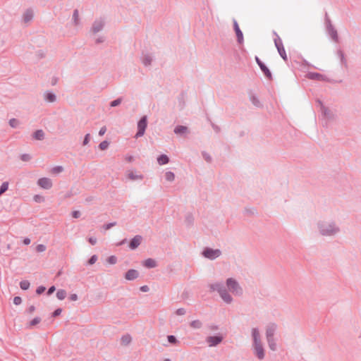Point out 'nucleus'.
Segmentation results:
<instances>
[{
    "instance_id": "nucleus-12",
    "label": "nucleus",
    "mask_w": 361,
    "mask_h": 361,
    "mask_svg": "<svg viewBox=\"0 0 361 361\" xmlns=\"http://www.w3.org/2000/svg\"><path fill=\"white\" fill-rule=\"evenodd\" d=\"M327 31L329 35L335 42H338V36L337 30L334 27L329 19H327Z\"/></svg>"
},
{
    "instance_id": "nucleus-22",
    "label": "nucleus",
    "mask_w": 361,
    "mask_h": 361,
    "mask_svg": "<svg viewBox=\"0 0 361 361\" xmlns=\"http://www.w3.org/2000/svg\"><path fill=\"white\" fill-rule=\"evenodd\" d=\"M45 134L42 130H37L32 134V138L36 140H43Z\"/></svg>"
},
{
    "instance_id": "nucleus-6",
    "label": "nucleus",
    "mask_w": 361,
    "mask_h": 361,
    "mask_svg": "<svg viewBox=\"0 0 361 361\" xmlns=\"http://www.w3.org/2000/svg\"><path fill=\"white\" fill-rule=\"evenodd\" d=\"M202 255L204 257L210 259L214 260L221 255V251L219 249H212L211 247H205Z\"/></svg>"
},
{
    "instance_id": "nucleus-11",
    "label": "nucleus",
    "mask_w": 361,
    "mask_h": 361,
    "mask_svg": "<svg viewBox=\"0 0 361 361\" xmlns=\"http://www.w3.org/2000/svg\"><path fill=\"white\" fill-rule=\"evenodd\" d=\"M255 61L257 65L259 66L261 71L264 73L266 78L269 80L272 79V75L267 66L259 59L258 56H255Z\"/></svg>"
},
{
    "instance_id": "nucleus-55",
    "label": "nucleus",
    "mask_w": 361,
    "mask_h": 361,
    "mask_svg": "<svg viewBox=\"0 0 361 361\" xmlns=\"http://www.w3.org/2000/svg\"><path fill=\"white\" fill-rule=\"evenodd\" d=\"M81 216V213L80 211H73L72 212V216L75 219H78L79 217H80Z\"/></svg>"
},
{
    "instance_id": "nucleus-52",
    "label": "nucleus",
    "mask_w": 361,
    "mask_h": 361,
    "mask_svg": "<svg viewBox=\"0 0 361 361\" xmlns=\"http://www.w3.org/2000/svg\"><path fill=\"white\" fill-rule=\"evenodd\" d=\"M62 312V309L61 308H57L56 309L54 312L52 313V317H58L61 314Z\"/></svg>"
},
{
    "instance_id": "nucleus-37",
    "label": "nucleus",
    "mask_w": 361,
    "mask_h": 361,
    "mask_svg": "<svg viewBox=\"0 0 361 361\" xmlns=\"http://www.w3.org/2000/svg\"><path fill=\"white\" fill-rule=\"evenodd\" d=\"M279 55L281 56V57L285 61H288V57H287V54H286V50L284 49V47H281V49H277Z\"/></svg>"
},
{
    "instance_id": "nucleus-35",
    "label": "nucleus",
    "mask_w": 361,
    "mask_h": 361,
    "mask_svg": "<svg viewBox=\"0 0 361 361\" xmlns=\"http://www.w3.org/2000/svg\"><path fill=\"white\" fill-rule=\"evenodd\" d=\"M164 176H165V179L169 182H172L175 179V174L172 171L166 172Z\"/></svg>"
},
{
    "instance_id": "nucleus-9",
    "label": "nucleus",
    "mask_w": 361,
    "mask_h": 361,
    "mask_svg": "<svg viewBox=\"0 0 361 361\" xmlns=\"http://www.w3.org/2000/svg\"><path fill=\"white\" fill-rule=\"evenodd\" d=\"M105 22L103 19H96L92 25L90 31L93 34H97V32L102 31L104 27Z\"/></svg>"
},
{
    "instance_id": "nucleus-25",
    "label": "nucleus",
    "mask_w": 361,
    "mask_h": 361,
    "mask_svg": "<svg viewBox=\"0 0 361 361\" xmlns=\"http://www.w3.org/2000/svg\"><path fill=\"white\" fill-rule=\"evenodd\" d=\"M273 34H274V35H275L274 44H275V46H276V49H281V47H284L283 44V42H282V40L280 38V37L278 35L276 32L274 31Z\"/></svg>"
},
{
    "instance_id": "nucleus-38",
    "label": "nucleus",
    "mask_w": 361,
    "mask_h": 361,
    "mask_svg": "<svg viewBox=\"0 0 361 361\" xmlns=\"http://www.w3.org/2000/svg\"><path fill=\"white\" fill-rule=\"evenodd\" d=\"M167 340H168L169 343H170L171 344H173V345H176V344L179 343V341H178L176 337L173 335H169L167 336Z\"/></svg>"
},
{
    "instance_id": "nucleus-34",
    "label": "nucleus",
    "mask_w": 361,
    "mask_h": 361,
    "mask_svg": "<svg viewBox=\"0 0 361 361\" xmlns=\"http://www.w3.org/2000/svg\"><path fill=\"white\" fill-rule=\"evenodd\" d=\"M73 21L75 25H78L79 21V12L78 9H75L73 13Z\"/></svg>"
},
{
    "instance_id": "nucleus-44",
    "label": "nucleus",
    "mask_w": 361,
    "mask_h": 361,
    "mask_svg": "<svg viewBox=\"0 0 361 361\" xmlns=\"http://www.w3.org/2000/svg\"><path fill=\"white\" fill-rule=\"evenodd\" d=\"M8 189V183L4 182L0 186V191L4 193Z\"/></svg>"
},
{
    "instance_id": "nucleus-53",
    "label": "nucleus",
    "mask_w": 361,
    "mask_h": 361,
    "mask_svg": "<svg viewBox=\"0 0 361 361\" xmlns=\"http://www.w3.org/2000/svg\"><path fill=\"white\" fill-rule=\"evenodd\" d=\"M45 290H46V288L44 286H40L37 288L36 293H37V294L40 295V294L43 293L45 291Z\"/></svg>"
},
{
    "instance_id": "nucleus-64",
    "label": "nucleus",
    "mask_w": 361,
    "mask_h": 361,
    "mask_svg": "<svg viewBox=\"0 0 361 361\" xmlns=\"http://www.w3.org/2000/svg\"><path fill=\"white\" fill-rule=\"evenodd\" d=\"M31 156L28 154H24V161H28L31 159Z\"/></svg>"
},
{
    "instance_id": "nucleus-50",
    "label": "nucleus",
    "mask_w": 361,
    "mask_h": 361,
    "mask_svg": "<svg viewBox=\"0 0 361 361\" xmlns=\"http://www.w3.org/2000/svg\"><path fill=\"white\" fill-rule=\"evenodd\" d=\"M116 222H111V223H109V224H104L103 226V228L105 230H109L111 228H112L113 226H116Z\"/></svg>"
},
{
    "instance_id": "nucleus-30",
    "label": "nucleus",
    "mask_w": 361,
    "mask_h": 361,
    "mask_svg": "<svg viewBox=\"0 0 361 361\" xmlns=\"http://www.w3.org/2000/svg\"><path fill=\"white\" fill-rule=\"evenodd\" d=\"M40 322H41V318L39 317H36L33 319H32L28 324H27L26 328L30 329L32 326L39 324Z\"/></svg>"
},
{
    "instance_id": "nucleus-33",
    "label": "nucleus",
    "mask_w": 361,
    "mask_h": 361,
    "mask_svg": "<svg viewBox=\"0 0 361 361\" xmlns=\"http://www.w3.org/2000/svg\"><path fill=\"white\" fill-rule=\"evenodd\" d=\"M67 293L63 289H59L56 292V297L59 300H62L66 297Z\"/></svg>"
},
{
    "instance_id": "nucleus-3",
    "label": "nucleus",
    "mask_w": 361,
    "mask_h": 361,
    "mask_svg": "<svg viewBox=\"0 0 361 361\" xmlns=\"http://www.w3.org/2000/svg\"><path fill=\"white\" fill-rule=\"evenodd\" d=\"M278 324L275 322H269L265 326V337L269 349L272 351L277 350L276 339L275 335L278 331Z\"/></svg>"
},
{
    "instance_id": "nucleus-40",
    "label": "nucleus",
    "mask_w": 361,
    "mask_h": 361,
    "mask_svg": "<svg viewBox=\"0 0 361 361\" xmlns=\"http://www.w3.org/2000/svg\"><path fill=\"white\" fill-rule=\"evenodd\" d=\"M109 145V142L106 140H104L99 143V148L101 150H105L108 148Z\"/></svg>"
},
{
    "instance_id": "nucleus-47",
    "label": "nucleus",
    "mask_w": 361,
    "mask_h": 361,
    "mask_svg": "<svg viewBox=\"0 0 361 361\" xmlns=\"http://www.w3.org/2000/svg\"><path fill=\"white\" fill-rule=\"evenodd\" d=\"M18 123L19 121L16 118H11L9 121V124L12 128H16L18 125Z\"/></svg>"
},
{
    "instance_id": "nucleus-28",
    "label": "nucleus",
    "mask_w": 361,
    "mask_h": 361,
    "mask_svg": "<svg viewBox=\"0 0 361 361\" xmlns=\"http://www.w3.org/2000/svg\"><path fill=\"white\" fill-rule=\"evenodd\" d=\"M250 99L252 104L256 107L260 108L262 106V104H261L260 101L259 100L257 96L252 94L250 97Z\"/></svg>"
},
{
    "instance_id": "nucleus-57",
    "label": "nucleus",
    "mask_w": 361,
    "mask_h": 361,
    "mask_svg": "<svg viewBox=\"0 0 361 361\" xmlns=\"http://www.w3.org/2000/svg\"><path fill=\"white\" fill-rule=\"evenodd\" d=\"M106 132V126H103L100 128V130L99 131V135L102 136L105 134Z\"/></svg>"
},
{
    "instance_id": "nucleus-10",
    "label": "nucleus",
    "mask_w": 361,
    "mask_h": 361,
    "mask_svg": "<svg viewBox=\"0 0 361 361\" xmlns=\"http://www.w3.org/2000/svg\"><path fill=\"white\" fill-rule=\"evenodd\" d=\"M306 78L310 80H312L326 81V82L330 81L326 75H322L319 73H315V72H308L306 74Z\"/></svg>"
},
{
    "instance_id": "nucleus-13",
    "label": "nucleus",
    "mask_w": 361,
    "mask_h": 361,
    "mask_svg": "<svg viewBox=\"0 0 361 361\" xmlns=\"http://www.w3.org/2000/svg\"><path fill=\"white\" fill-rule=\"evenodd\" d=\"M317 102L320 106V110L322 115L327 119H332L334 118V114L323 104L321 100L318 99Z\"/></svg>"
},
{
    "instance_id": "nucleus-36",
    "label": "nucleus",
    "mask_w": 361,
    "mask_h": 361,
    "mask_svg": "<svg viewBox=\"0 0 361 361\" xmlns=\"http://www.w3.org/2000/svg\"><path fill=\"white\" fill-rule=\"evenodd\" d=\"M128 178L130 180H137V179L142 180L144 177L141 174L137 175V174H135L133 172H130L128 173Z\"/></svg>"
},
{
    "instance_id": "nucleus-2",
    "label": "nucleus",
    "mask_w": 361,
    "mask_h": 361,
    "mask_svg": "<svg viewBox=\"0 0 361 361\" xmlns=\"http://www.w3.org/2000/svg\"><path fill=\"white\" fill-rule=\"evenodd\" d=\"M317 228L319 234L326 237L335 236L341 231L339 226L333 220H323L318 221Z\"/></svg>"
},
{
    "instance_id": "nucleus-16",
    "label": "nucleus",
    "mask_w": 361,
    "mask_h": 361,
    "mask_svg": "<svg viewBox=\"0 0 361 361\" xmlns=\"http://www.w3.org/2000/svg\"><path fill=\"white\" fill-rule=\"evenodd\" d=\"M142 240V237L140 235H135L133 238L129 243V247L131 250H135L138 247V246L141 244Z\"/></svg>"
},
{
    "instance_id": "nucleus-42",
    "label": "nucleus",
    "mask_w": 361,
    "mask_h": 361,
    "mask_svg": "<svg viewBox=\"0 0 361 361\" xmlns=\"http://www.w3.org/2000/svg\"><path fill=\"white\" fill-rule=\"evenodd\" d=\"M202 155L203 157V158L204 159V160L208 162V163H210L212 162V157L210 156L209 154H208L207 152H202Z\"/></svg>"
},
{
    "instance_id": "nucleus-48",
    "label": "nucleus",
    "mask_w": 361,
    "mask_h": 361,
    "mask_svg": "<svg viewBox=\"0 0 361 361\" xmlns=\"http://www.w3.org/2000/svg\"><path fill=\"white\" fill-rule=\"evenodd\" d=\"M97 260V256L94 255L89 259L87 264L90 265L94 264Z\"/></svg>"
},
{
    "instance_id": "nucleus-46",
    "label": "nucleus",
    "mask_w": 361,
    "mask_h": 361,
    "mask_svg": "<svg viewBox=\"0 0 361 361\" xmlns=\"http://www.w3.org/2000/svg\"><path fill=\"white\" fill-rule=\"evenodd\" d=\"M63 171V168L61 166H57L52 169L51 171L54 173H59Z\"/></svg>"
},
{
    "instance_id": "nucleus-5",
    "label": "nucleus",
    "mask_w": 361,
    "mask_h": 361,
    "mask_svg": "<svg viewBox=\"0 0 361 361\" xmlns=\"http://www.w3.org/2000/svg\"><path fill=\"white\" fill-rule=\"evenodd\" d=\"M228 289L235 295L240 296L243 290L239 283L233 278H228L226 281Z\"/></svg>"
},
{
    "instance_id": "nucleus-17",
    "label": "nucleus",
    "mask_w": 361,
    "mask_h": 361,
    "mask_svg": "<svg viewBox=\"0 0 361 361\" xmlns=\"http://www.w3.org/2000/svg\"><path fill=\"white\" fill-rule=\"evenodd\" d=\"M139 276V272L136 269H129L126 274H125V279L128 281H133L136 279H137Z\"/></svg>"
},
{
    "instance_id": "nucleus-45",
    "label": "nucleus",
    "mask_w": 361,
    "mask_h": 361,
    "mask_svg": "<svg viewBox=\"0 0 361 361\" xmlns=\"http://www.w3.org/2000/svg\"><path fill=\"white\" fill-rule=\"evenodd\" d=\"M45 250H46V246L42 244L37 245L35 247V250L37 252H42L45 251Z\"/></svg>"
},
{
    "instance_id": "nucleus-59",
    "label": "nucleus",
    "mask_w": 361,
    "mask_h": 361,
    "mask_svg": "<svg viewBox=\"0 0 361 361\" xmlns=\"http://www.w3.org/2000/svg\"><path fill=\"white\" fill-rule=\"evenodd\" d=\"M78 298V295L75 293L71 294L69 296V300L71 301H76Z\"/></svg>"
},
{
    "instance_id": "nucleus-63",
    "label": "nucleus",
    "mask_w": 361,
    "mask_h": 361,
    "mask_svg": "<svg viewBox=\"0 0 361 361\" xmlns=\"http://www.w3.org/2000/svg\"><path fill=\"white\" fill-rule=\"evenodd\" d=\"M30 287V282L27 280H24V290L28 289Z\"/></svg>"
},
{
    "instance_id": "nucleus-62",
    "label": "nucleus",
    "mask_w": 361,
    "mask_h": 361,
    "mask_svg": "<svg viewBox=\"0 0 361 361\" xmlns=\"http://www.w3.org/2000/svg\"><path fill=\"white\" fill-rule=\"evenodd\" d=\"M140 290L142 292H147V291H149V287L147 285H145V286H141L140 288Z\"/></svg>"
},
{
    "instance_id": "nucleus-14",
    "label": "nucleus",
    "mask_w": 361,
    "mask_h": 361,
    "mask_svg": "<svg viewBox=\"0 0 361 361\" xmlns=\"http://www.w3.org/2000/svg\"><path fill=\"white\" fill-rule=\"evenodd\" d=\"M37 184L39 187H41L43 189L49 190L50 189L52 185V181L49 178H41L37 180Z\"/></svg>"
},
{
    "instance_id": "nucleus-23",
    "label": "nucleus",
    "mask_w": 361,
    "mask_h": 361,
    "mask_svg": "<svg viewBox=\"0 0 361 361\" xmlns=\"http://www.w3.org/2000/svg\"><path fill=\"white\" fill-rule=\"evenodd\" d=\"M13 327L15 331H21L22 330V324H21V318L20 317H16L13 319Z\"/></svg>"
},
{
    "instance_id": "nucleus-31",
    "label": "nucleus",
    "mask_w": 361,
    "mask_h": 361,
    "mask_svg": "<svg viewBox=\"0 0 361 361\" xmlns=\"http://www.w3.org/2000/svg\"><path fill=\"white\" fill-rule=\"evenodd\" d=\"M190 327L195 329H199L202 326V323L200 320L196 319L193 320L190 323Z\"/></svg>"
},
{
    "instance_id": "nucleus-7",
    "label": "nucleus",
    "mask_w": 361,
    "mask_h": 361,
    "mask_svg": "<svg viewBox=\"0 0 361 361\" xmlns=\"http://www.w3.org/2000/svg\"><path fill=\"white\" fill-rule=\"evenodd\" d=\"M147 127V116H143L137 122V132L135 134V138H138L142 137L145 133V130Z\"/></svg>"
},
{
    "instance_id": "nucleus-41",
    "label": "nucleus",
    "mask_w": 361,
    "mask_h": 361,
    "mask_svg": "<svg viewBox=\"0 0 361 361\" xmlns=\"http://www.w3.org/2000/svg\"><path fill=\"white\" fill-rule=\"evenodd\" d=\"M33 200L36 202L41 203L44 202L45 199L43 196L40 195H35L33 197Z\"/></svg>"
},
{
    "instance_id": "nucleus-21",
    "label": "nucleus",
    "mask_w": 361,
    "mask_h": 361,
    "mask_svg": "<svg viewBox=\"0 0 361 361\" xmlns=\"http://www.w3.org/2000/svg\"><path fill=\"white\" fill-rule=\"evenodd\" d=\"M143 265L148 269H151L156 267L157 266V263L155 259L148 258L143 262Z\"/></svg>"
},
{
    "instance_id": "nucleus-29",
    "label": "nucleus",
    "mask_w": 361,
    "mask_h": 361,
    "mask_svg": "<svg viewBox=\"0 0 361 361\" xmlns=\"http://www.w3.org/2000/svg\"><path fill=\"white\" fill-rule=\"evenodd\" d=\"M185 223L188 227H190L194 224V217L192 214H188L185 218Z\"/></svg>"
},
{
    "instance_id": "nucleus-15",
    "label": "nucleus",
    "mask_w": 361,
    "mask_h": 361,
    "mask_svg": "<svg viewBox=\"0 0 361 361\" xmlns=\"http://www.w3.org/2000/svg\"><path fill=\"white\" fill-rule=\"evenodd\" d=\"M233 29L235 30L238 44H243L244 42L243 34L239 27L238 22L235 19L233 20Z\"/></svg>"
},
{
    "instance_id": "nucleus-61",
    "label": "nucleus",
    "mask_w": 361,
    "mask_h": 361,
    "mask_svg": "<svg viewBox=\"0 0 361 361\" xmlns=\"http://www.w3.org/2000/svg\"><path fill=\"white\" fill-rule=\"evenodd\" d=\"M104 40H105V38L104 37H99L96 39L95 43L96 44H100V43L104 42Z\"/></svg>"
},
{
    "instance_id": "nucleus-1",
    "label": "nucleus",
    "mask_w": 361,
    "mask_h": 361,
    "mask_svg": "<svg viewBox=\"0 0 361 361\" xmlns=\"http://www.w3.org/2000/svg\"><path fill=\"white\" fill-rule=\"evenodd\" d=\"M252 350L253 355L259 360L265 357V349L262 340L259 329L254 327L251 329Z\"/></svg>"
},
{
    "instance_id": "nucleus-32",
    "label": "nucleus",
    "mask_w": 361,
    "mask_h": 361,
    "mask_svg": "<svg viewBox=\"0 0 361 361\" xmlns=\"http://www.w3.org/2000/svg\"><path fill=\"white\" fill-rule=\"evenodd\" d=\"M131 336L129 334H126L121 337V341L122 344L127 345L131 342Z\"/></svg>"
},
{
    "instance_id": "nucleus-27",
    "label": "nucleus",
    "mask_w": 361,
    "mask_h": 361,
    "mask_svg": "<svg viewBox=\"0 0 361 361\" xmlns=\"http://www.w3.org/2000/svg\"><path fill=\"white\" fill-rule=\"evenodd\" d=\"M157 162L159 165H164L169 162V158L166 154H161L157 158Z\"/></svg>"
},
{
    "instance_id": "nucleus-54",
    "label": "nucleus",
    "mask_w": 361,
    "mask_h": 361,
    "mask_svg": "<svg viewBox=\"0 0 361 361\" xmlns=\"http://www.w3.org/2000/svg\"><path fill=\"white\" fill-rule=\"evenodd\" d=\"M90 135L89 133H87L85 135V136L84 137L82 145H87L90 142Z\"/></svg>"
},
{
    "instance_id": "nucleus-39",
    "label": "nucleus",
    "mask_w": 361,
    "mask_h": 361,
    "mask_svg": "<svg viewBox=\"0 0 361 361\" xmlns=\"http://www.w3.org/2000/svg\"><path fill=\"white\" fill-rule=\"evenodd\" d=\"M123 101V98L122 97H119L112 102H110V106L111 107H116L118 105H120L121 104Z\"/></svg>"
},
{
    "instance_id": "nucleus-26",
    "label": "nucleus",
    "mask_w": 361,
    "mask_h": 361,
    "mask_svg": "<svg viewBox=\"0 0 361 361\" xmlns=\"http://www.w3.org/2000/svg\"><path fill=\"white\" fill-rule=\"evenodd\" d=\"M153 59L149 54H145L142 57V62L145 66H149L152 64Z\"/></svg>"
},
{
    "instance_id": "nucleus-43",
    "label": "nucleus",
    "mask_w": 361,
    "mask_h": 361,
    "mask_svg": "<svg viewBox=\"0 0 361 361\" xmlns=\"http://www.w3.org/2000/svg\"><path fill=\"white\" fill-rule=\"evenodd\" d=\"M106 261L110 264H115L117 262V257L114 255H111L107 258Z\"/></svg>"
},
{
    "instance_id": "nucleus-49",
    "label": "nucleus",
    "mask_w": 361,
    "mask_h": 361,
    "mask_svg": "<svg viewBox=\"0 0 361 361\" xmlns=\"http://www.w3.org/2000/svg\"><path fill=\"white\" fill-rule=\"evenodd\" d=\"M22 298L20 297V296H16L14 297L13 298V303L16 305H19L22 303Z\"/></svg>"
},
{
    "instance_id": "nucleus-58",
    "label": "nucleus",
    "mask_w": 361,
    "mask_h": 361,
    "mask_svg": "<svg viewBox=\"0 0 361 361\" xmlns=\"http://www.w3.org/2000/svg\"><path fill=\"white\" fill-rule=\"evenodd\" d=\"M88 241L91 245H94L97 243V238L94 237H90L88 238Z\"/></svg>"
},
{
    "instance_id": "nucleus-60",
    "label": "nucleus",
    "mask_w": 361,
    "mask_h": 361,
    "mask_svg": "<svg viewBox=\"0 0 361 361\" xmlns=\"http://www.w3.org/2000/svg\"><path fill=\"white\" fill-rule=\"evenodd\" d=\"M208 329L211 331H216L219 329V326L215 324H211L208 326Z\"/></svg>"
},
{
    "instance_id": "nucleus-24",
    "label": "nucleus",
    "mask_w": 361,
    "mask_h": 361,
    "mask_svg": "<svg viewBox=\"0 0 361 361\" xmlns=\"http://www.w3.org/2000/svg\"><path fill=\"white\" fill-rule=\"evenodd\" d=\"M44 99L47 102L53 103L56 100V96L51 92H47L44 94Z\"/></svg>"
},
{
    "instance_id": "nucleus-4",
    "label": "nucleus",
    "mask_w": 361,
    "mask_h": 361,
    "mask_svg": "<svg viewBox=\"0 0 361 361\" xmlns=\"http://www.w3.org/2000/svg\"><path fill=\"white\" fill-rule=\"evenodd\" d=\"M211 292L216 291L219 294L221 298L226 304H231L233 302V298L228 292L223 282H216L209 285Z\"/></svg>"
},
{
    "instance_id": "nucleus-51",
    "label": "nucleus",
    "mask_w": 361,
    "mask_h": 361,
    "mask_svg": "<svg viewBox=\"0 0 361 361\" xmlns=\"http://www.w3.org/2000/svg\"><path fill=\"white\" fill-rule=\"evenodd\" d=\"M185 313L186 310L183 307L178 308L176 311V314L179 316L184 315Z\"/></svg>"
},
{
    "instance_id": "nucleus-56",
    "label": "nucleus",
    "mask_w": 361,
    "mask_h": 361,
    "mask_svg": "<svg viewBox=\"0 0 361 361\" xmlns=\"http://www.w3.org/2000/svg\"><path fill=\"white\" fill-rule=\"evenodd\" d=\"M55 290L56 288L54 286H51V287H49L47 292V295H51L55 291Z\"/></svg>"
},
{
    "instance_id": "nucleus-19",
    "label": "nucleus",
    "mask_w": 361,
    "mask_h": 361,
    "mask_svg": "<svg viewBox=\"0 0 361 361\" xmlns=\"http://www.w3.org/2000/svg\"><path fill=\"white\" fill-rule=\"evenodd\" d=\"M173 132L176 135H184L187 134L189 132V130L188 127L178 125L175 127Z\"/></svg>"
},
{
    "instance_id": "nucleus-18",
    "label": "nucleus",
    "mask_w": 361,
    "mask_h": 361,
    "mask_svg": "<svg viewBox=\"0 0 361 361\" xmlns=\"http://www.w3.org/2000/svg\"><path fill=\"white\" fill-rule=\"evenodd\" d=\"M35 12L31 8H27L24 11V23L30 22L34 18Z\"/></svg>"
},
{
    "instance_id": "nucleus-8",
    "label": "nucleus",
    "mask_w": 361,
    "mask_h": 361,
    "mask_svg": "<svg viewBox=\"0 0 361 361\" xmlns=\"http://www.w3.org/2000/svg\"><path fill=\"white\" fill-rule=\"evenodd\" d=\"M224 338L221 335L210 336L206 338V342L209 347H215L221 343Z\"/></svg>"
},
{
    "instance_id": "nucleus-20",
    "label": "nucleus",
    "mask_w": 361,
    "mask_h": 361,
    "mask_svg": "<svg viewBox=\"0 0 361 361\" xmlns=\"http://www.w3.org/2000/svg\"><path fill=\"white\" fill-rule=\"evenodd\" d=\"M338 57L340 59V62H341V64L342 66H343L344 67L347 68L348 66V63H347V60L345 59V54H344V52L341 50V49H338L337 51V53H336Z\"/></svg>"
}]
</instances>
